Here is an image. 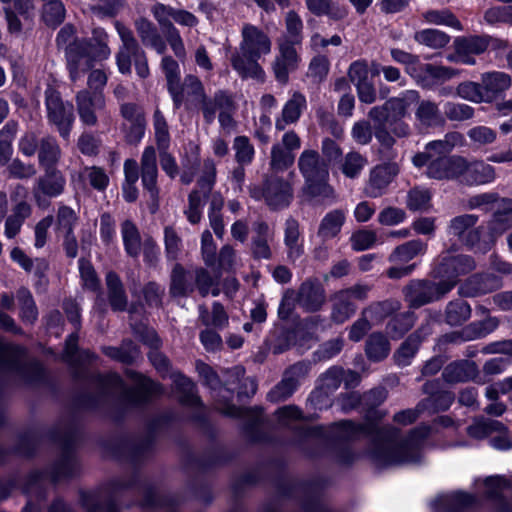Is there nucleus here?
I'll return each instance as SVG.
<instances>
[{
    "label": "nucleus",
    "mask_w": 512,
    "mask_h": 512,
    "mask_svg": "<svg viewBox=\"0 0 512 512\" xmlns=\"http://www.w3.org/2000/svg\"><path fill=\"white\" fill-rule=\"evenodd\" d=\"M400 306V302L393 299L373 302L363 309V314L368 317L372 324H380L387 317L397 312L400 309Z\"/></svg>",
    "instance_id": "864d4df0"
},
{
    "label": "nucleus",
    "mask_w": 512,
    "mask_h": 512,
    "mask_svg": "<svg viewBox=\"0 0 512 512\" xmlns=\"http://www.w3.org/2000/svg\"><path fill=\"white\" fill-rule=\"evenodd\" d=\"M194 285L202 297L210 293V289L219 286L221 272L213 268V275L205 268H197L194 272Z\"/></svg>",
    "instance_id": "338daca9"
},
{
    "label": "nucleus",
    "mask_w": 512,
    "mask_h": 512,
    "mask_svg": "<svg viewBox=\"0 0 512 512\" xmlns=\"http://www.w3.org/2000/svg\"><path fill=\"white\" fill-rule=\"evenodd\" d=\"M172 378L176 392L179 395V401L181 402V404L198 408L194 415V419L198 422H204V406L200 397L197 395L195 384L192 382L191 379H189L188 377L184 376L181 373L173 374Z\"/></svg>",
    "instance_id": "b1692460"
},
{
    "label": "nucleus",
    "mask_w": 512,
    "mask_h": 512,
    "mask_svg": "<svg viewBox=\"0 0 512 512\" xmlns=\"http://www.w3.org/2000/svg\"><path fill=\"white\" fill-rule=\"evenodd\" d=\"M479 217L475 214H462L452 218L448 224L447 232L449 235L456 237L461 243L465 241V237L477 224Z\"/></svg>",
    "instance_id": "052dcab7"
},
{
    "label": "nucleus",
    "mask_w": 512,
    "mask_h": 512,
    "mask_svg": "<svg viewBox=\"0 0 512 512\" xmlns=\"http://www.w3.org/2000/svg\"><path fill=\"white\" fill-rule=\"evenodd\" d=\"M125 250L131 257H137L141 250V237L135 224L125 220L121 225Z\"/></svg>",
    "instance_id": "0e129e2a"
},
{
    "label": "nucleus",
    "mask_w": 512,
    "mask_h": 512,
    "mask_svg": "<svg viewBox=\"0 0 512 512\" xmlns=\"http://www.w3.org/2000/svg\"><path fill=\"white\" fill-rule=\"evenodd\" d=\"M242 41L239 50L231 56L233 69L243 78L264 81V71L258 63L262 55L271 51V40L257 26L245 24L241 31Z\"/></svg>",
    "instance_id": "20e7f679"
},
{
    "label": "nucleus",
    "mask_w": 512,
    "mask_h": 512,
    "mask_svg": "<svg viewBox=\"0 0 512 512\" xmlns=\"http://www.w3.org/2000/svg\"><path fill=\"white\" fill-rule=\"evenodd\" d=\"M356 304L346 294L340 291L331 297V320L336 324H342L350 319L356 312Z\"/></svg>",
    "instance_id": "8fccbe9b"
},
{
    "label": "nucleus",
    "mask_w": 512,
    "mask_h": 512,
    "mask_svg": "<svg viewBox=\"0 0 512 512\" xmlns=\"http://www.w3.org/2000/svg\"><path fill=\"white\" fill-rule=\"evenodd\" d=\"M427 244L420 239L410 240L397 246L389 256L391 263H407L426 252Z\"/></svg>",
    "instance_id": "5fc2aeb1"
},
{
    "label": "nucleus",
    "mask_w": 512,
    "mask_h": 512,
    "mask_svg": "<svg viewBox=\"0 0 512 512\" xmlns=\"http://www.w3.org/2000/svg\"><path fill=\"white\" fill-rule=\"evenodd\" d=\"M31 215V206L25 202L20 201L12 210L5 222V235L12 239L20 231L24 221Z\"/></svg>",
    "instance_id": "4d7b16f0"
},
{
    "label": "nucleus",
    "mask_w": 512,
    "mask_h": 512,
    "mask_svg": "<svg viewBox=\"0 0 512 512\" xmlns=\"http://www.w3.org/2000/svg\"><path fill=\"white\" fill-rule=\"evenodd\" d=\"M476 502V497L471 494L455 492L450 495H439L431 505L435 512H462Z\"/></svg>",
    "instance_id": "4c0bfd02"
},
{
    "label": "nucleus",
    "mask_w": 512,
    "mask_h": 512,
    "mask_svg": "<svg viewBox=\"0 0 512 512\" xmlns=\"http://www.w3.org/2000/svg\"><path fill=\"white\" fill-rule=\"evenodd\" d=\"M65 55L70 78L73 82L87 72L93 66L95 60H99V57L94 56L92 43L87 39L74 40L72 44L67 46Z\"/></svg>",
    "instance_id": "ddd939ff"
},
{
    "label": "nucleus",
    "mask_w": 512,
    "mask_h": 512,
    "mask_svg": "<svg viewBox=\"0 0 512 512\" xmlns=\"http://www.w3.org/2000/svg\"><path fill=\"white\" fill-rule=\"evenodd\" d=\"M329 178L304 182L302 193L304 200L309 204H323L336 200V193L328 183Z\"/></svg>",
    "instance_id": "e433bc0d"
},
{
    "label": "nucleus",
    "mask_w": 512,
    "mask_h": 512,
    "mask_svg": "<svg viewBox=\"0 0 512 512\" xmlns=\"http://www.w3.org/2000/svg\"><path fill=\"white\" fill-rule=\"evenodd\" d=\"M172 97L175 109H179L184 103L201 106L205 102L206 93L201 80L192 74L179 79L173 85V89H167Z\"/></svg>",
    "instance_id": "4468645a"
},
{
    "label": "nucleus",
    "mask_w": 512,
    "mask_h": 512,
    "mask_svg": "<svg viewBox=\"0 0 512 512\" xmlns=\"http://www.w3.org/2000/svg\"><path fill=\"white\" fill-rule=\"evenodd\" d=\"M485 495L492 502L495 512H512V503L506 500L503 492L511 488L510 481L502 476H491L485 480Z\"/></svg>",
    "instance_id": "f704fd0d"
},
{
    "label": "nucleus",
    "mask_w": 512,
    "mask_h": 512,
    "mask_svg": "<svg viewBox=\"0 0 512 512\" xmlns=\"http://www.w3.org/2000/svg\"><path fill=\"white\" fill-rule=\"evenodd\" d=\"M115 29L122 45L116 54V63L122 74H130L132 61L139 77L149 76V67L145 51L134 36L133 31L120 21L115 22Z\"/></svg>",
    "instance_id": "6e6552de"
},
{
    "label": "nucleus",
    "mask_w": 512,
    "mask_h": 512,
    "mask_svg": "<svg viewBox=\"0 0 512 512\" xmlns=\"http://www.w3.org/2000/svg\"><path fill=\"white\" fill-rule=\"evenodd\" d=\"M462 244L475 253L486 254L494 247L496 242L487 230V227L475 225L472 230L469 231Z\"/></svg>",
    "instance_id": "49530a36"
},
{
    "label": "nucleus",
    "mask_w": 512,
    "mask_h": 512,
    "mask_svg": "<svg viewBox=\"0 0 512 512\" xmlns=\"http://www.w3.org/2000/svg\"><path fill=\"white\" fill-rule=\"evenodd\" d=\"M157 176L156 152L154 147L148 146L141 157V180L143 187L149 191L151 199L156 203L159 195Z\"/></svg>",
    "instance_id": "c756f323"
},
{
    "label": "nucleus",
    "mask_w": 512,
    "mask_h": 512,
    "mask_svg": "<svg viewBox=\"0 0 512 512\" xmlns=\"http://www.w3.org/2000/svg\"><path fill=\"white\" fill-rule=\"evenodd\" d=\"M120 115L126 121L123 124L126 142L132 145L139 143L146 128L143 108L136 103L124 102L120 105Z\"/></svg>",
    "instance_id": "f3484780"
},
{
    "label": "nucleus",
    "mask_w": 512,
    "mask_h": 512,
    "mask_svg": "<svg viewBox=\"0 0 512 512\" xmlns=\"http://www.w3.org/2000/svg\"><path fill=\"white\" fill-rule=\"evenodd\" d=\"M310 370V365L304 361L297 362L283 373L282 380L267 394L270 402L278 403L290 398L297 390L300 381L304 379Z\"/></svg>",
    "instance_id": "2eb2a0df"
},
{
    "label": "nucleus",
    "mask_w": 512,
    "mask_h": 512,
    "mask_svg": "<svg viewBox=\"0 0 512 512\" xmlns=\"http://www.w3.org/2000/svg\"><path fill=\"white\" fill-rule=\"evenodd\" d=\"M511 77L503 72H491L482 75L481 87L485 102H492L511 86Z\"/></svg>",
    "instance_id": "ea45409f"
},
{
    "label": "nucleus",
    "mask_w": 512,
    "mask_h": 512,
    "mask_svg": "<svg viewBox=\"0 0 512 512\" xmlns=\"http://www.w3.org/2000/svg\"><path fill=\"white\" fill-rule=\"evenodd\" d=\"M414 40L432 49H441L450 42V36L436 29H424L414 34Z\"/></svg>",
    "instance_id": "774afa93"
},
{
    "label": "nucleus",
    "mask_w": 512,
    "mask_h": 512,
    "mask_svg": "<svg viewBox=\"0 0 512 512\" xmlns=\"http://www.w3.org/2000/svg\"><path fill=\"white\" fill-rule=\"evenodd\" d=\"M407 94L405 98H392L382 106H375L368 112L371 120L385 121L392 118H404L408 107Z\"/></svg>",
    "instance_id": "79ce46f5"
},
{
    "label": "nucleus",
    "mask_w": 512,
    "mask_h": 512,
    "mask_svg": "<svg viewBox=\"0 0 512 512\" xmlns=\"http://www.w3.org/2000/svg\"><path fill=\"white\" fill-rule=\"evenodd\" d=\"M308 10L316 15H327L333 20H341L346 17L347 10L335 5L332 0H305Z\"/></svg>",
    "instance_id": "bf43d9fd"
},
{
    "label": "nucleus",
    "mask_w": 512,
    "mask_h": 512,
    "mask_svg": "<svg viewBox=\"0 0 512 512\" xmlns=\"http://www.w3.org/2000/svg\"><path fill=\"white\" fill-rule=\"evenodd\" d=\"M43 170L44 174L37 179L34 187L35 198L39 200L40 194L51 198L62 194L66 183L62 172L57 167Z\"/></svg>",
    "instance_id": "7c9ffc66"
},
{
    "label": "nucleus",
    "mask_w": 512,
    "mask_h": 512,
    "mask_svg": "<svg viewBox=\"0 0 512 512\" xmlns=\"http://www.w3.org/2000/svg\"><path fill=\"white\" fill-rule=\"evenodd\" d=\"M502 286L501 278L488 273H476L469 276L459 287L463 297H478L496 291Z\"/></svg>",
    "instance_id": "412c9836"
},
{
    "label": "nucleus",
    "mask_w": 512,
    "mask_h": 512,
    "mask_svg": "<svg viewBox=\"0 0 512 512\" xmlns=\"http://www.w3.org/2000/svg\"><path fill=\"white\" fill-rule=\"evenodd\" d=\"M305 108V96L299 92H294L292 97L285 103L281 117L276 120L275 128L283 131L286 125L297 122Z\"/></svg>",
    "instance_id": "37998d69"
},
{
    "label": "nucleus",
    "mask_w": 512,
    "mask_h": 512,
    "mask_svg": "<svg viewBox=\"0 0 512 512\" xmlns=\"http://www.w3.org/2000/svg\"><path fill=\"white\" fill-rule=\"evenodd\" d=\"M206 171L197 181V188L188 196V208L184 211L188 221L195 225L201 220L202 198H207L215 182V168L212 164L205 163Z\"/></svg>",
    "instance_id": "dca6fc26"
},
{
    "label": "nucleus",
    "mask_w": 512,
    "mask_h": 512,
    "mask_svg": "<svg viewBox=\"0 0 512 512\" xmlns=\"http://www.w3.org/2000/svg\"><path fill=\"white\" fill-rule=\"evenodd\" d=\"M106 285L108 290V301L113 311L127 310L128 299L118 274L109 271L106 275Z\"/></svg>",
    "instance_id": "c03bdc74"
},
{
    "label": "nucleus",
    "mask_w": 512,
    "mask_h": 512,
    "mask_svg": "<svg viewBox=\"0 0 512 512\" xmlns=\"http://www.w3.org/2000/svg\"><path fill=\"white\" fill-rule=\"evenodd\" d=\"M470 305L462 300L450 301L445 309L444 320L450 326H460L471 317Z\"/></svg>",
    "instance_id": "13d9d810"
},
{
    "label": "nucleus",
    "mask_w": 512,
    "mask_h": 512,
    "mask_svg": "<svg viewBox=\"0 0 512 512\" xmlns=\"http://www.w3.org/2000/svg\"><path fill=\"white\" fill-rule=\"evenodd\" d=\"M492 40L489 35H470L457 37L454 40V49L462 57V64L474 65V55L484 53Z\"/></svg>",
    "instance_id": "5701e85b"
},
{
    "label": "nucleus",
    "mask_w": 512,
    "mask_h": 512,
    "mask_svg": "<svg viewBox=\"0 0 512 512\" xmlns=\"http://www.w3.org/2000/svg\"><path fill=\"white\" fill-rule=\"evenodd\" d=\"M18 131V123L9 120L0 130V166H5L11 160L13 153L12 141Z\"/></svg>",
    "instance_id": "680f3d73"
},
{
    "label": "nucleus",
    "mask_w": 512,
    "mask_h": 512,
    "mask_svg": "<svg viewBox=\"0 0 512 512\" xmlns=\"http://www.w3.org/2000/svg\"><path fill=\"white\" fill-rule=\"evenodd\" d=\"M391 346L382 332L371 333L365 341V354L370 361L380 362L390 353Z\"/></svg>",
    "instance_id": "3c124183"
},
{
    "label": "nucleus",
    "mask_w": 512,
    "mask_h": 512,
    "mask_svg": "<svg viewBox=\"0 0 512 512\" xmlns=\"http://www.w3.org/2000/svg\"><path fill=\"white\" fill-rule=\"evenodd\" d=\"M151 12L175 56L184 58L186 56L185 46L178 28L171 19L183 27L193 28L198 25V18L187 10L177 9L162 3L153 5Z\"/></svg>",
    "instance_id": "423d86ee"
},
{
    "label": "nucleus",
    "mask_w": 512,
    "mask_h": 512,
    "mask_svg": "<svg viewBox=\"0 0 512 512\" xmlns=\"http://www.w3.org/2000/svg\"><path fill=\"white\" fill-rule=\"evenodd\" d=\"M254 235L251 238L250 253L254 260H270L273 256L269 241L272 240L269 226L265 221L253 223Z\"/></svg>",
    "instance_id": "2f4dec72"
},
{
    "label": "nucleus",
    "mask_w": 512,
    "mask_h": 512,
    "mask_svg": "<svg viewBox=\"0 0 512 512\" xmlns=\"http://www.w3.org/2000/svg\"><path fill=\"white\" fill-rule=\"evenodd\" d=\"M101 351L107 357L126 365L133 364L140 355V349L131 339L122 340L119 347L102 346Z\"/></svg>",
    "instance_id": "a18cd8bd"
},
{
    "label": "nucleus",
    "mask_w": 512,
    "mask_h": 512,
    "mask_svg": "<svg viewBox=\"0 0 512 512\" xmlns=\"http://www.w3.org/2000/svg\"><path fill=\"white\" fill-rule=\"evenodd\" d=\"M125 374L135 382V387L124 388L121 377L115 373L91 375L89 383L95 388V392L78 394L74 400L75 406L84 410H108L114 404L123 409L136 408L147 404L153 396L162 393L160 384L136 371L126 369Z\"/></svg>",
    "instance_id": "f03ea898"
},
{
    "label": "nucleus",
    "mask_w": 512,
    "mask_h": 512,
    "mask_svg": "<svg viewBox=\"0 0 512 512\" xmlns=\"http://www.w3.org/2000/svg\"><path fill=\"white\" fill-rule=\"evenodd\" d=\"M407 99L411 102L417 101V108L415 110V118L420 126L429 128L435 127L444 122L438 104L429 99L420 100L417 91H408Z\"/></svg>",
    "instance_id": "bb28decb"
},
{
    "label": "nucleus",
    "mask_w": 512,
    "mask_h": 512,
    "mask_svg": "<svg viewBox=\"0 0 512 512\" xmlns=\"http://www.w3.org/2000/svg\"><path fill=\"white\" fill-rule=\"evenodd\" d=\"M432 333L429 323L421 325L411 333L393 354V360L397 366L405 367L411 363L422 341Z\"/></svg>",
    "instance_id": "4be33fe9"
},
{
    "label": "nucleus",
    "mask_w": 512,
    "mask_h": 512,
    "mask_svg": "<svg viewBox=\"0 0 512 512\" xmlns=\"http://www.w3.org/2000/svg\"><path fill=\"white\" fill-rule=\"evenodd\" d=\"M427 82H422L423 88H430L439 82H445L458 75V71L452 67L426 63L422 66Z\"/></svg>",
    "instance_id": "e2e57ef3"
},
{
    "label": "nucleus",
    "mask_w": 512,
    "mask_h": 512,
    "mask_svg": "<svg viewBox=\"0 0 512 512\" xmlns=\"http://www.w3.org/2000/svg\"><path fill=\"white\" fill-rule=\"evenodd\" d=\"M298 167L305 182L329 178L328 166L315 150H304L298 159Z\"/></svg>",
    "instance_id": "c85d7f7f"
},
{
    "label": "nucleus",
    "mask_w": 512,
    "mask_h": 512,
    "mask_svg": "<svg viewBox=\"0 0 512 512\" xmlns=\"http://www.w3.org/2000/svg\"><path fill=\"white\" fill-rule=\"evenodd\" d=\"M298 60L295 47L290 43L280 44L279 55L273 63V72L279 83L286 84L288 82L289 73L297 68Z\"/></svg>",
    "instance_id": "72a5a7b5"
},
{
    "label": "nucleus",
    "mask_w": 512,
    "mask_h": 512,
    "mask_svg": "<svg viewBox=\"0 0 512 512\" xmlns=\"http://www.w3.org/2000/svg\"><path fill=\"white\" fill-rule=\"evenodd\" d=\"M76 108L81 122L86 126H96L97 112L105 108V97L100 91L83 89L75 96Z\"/></svg>",
    "instance_id": "a211bd4d"
},
{
    "label": "nucleus",
    "mask_w": 512,
    "mask_h": 512,
    "mask_svg": "<svg viewBox=\"0 0 512 512\" xmlns=\"http://www.w3.org/2000/svg\"><path fill=\"white\" fill-rule=\"evenodd\" d=\"M507 204L504 210L496 211L487 223V230L496 242L512 226V200L503 199Z\"/></svg>",
    "instance_id": "603ef678"
},
{
    "label": "nucleus",
    "mask_w": 512,
    "mask_h": 512,
    "mask_svg": "<svg viewBox=\"0 0 512 512\" xmlns=\"http://www.w3.org/2000/svg\"><path fill=\"white\" fill-rule=\"evenodd\" d=\"M167 421L168 418L164 415L155 417L149 421L144 433L125 439L122 443L124 457L133 464L147 459L154 450L155 431Z\"/></svg>",
    "instance_id": "9d476101"
},
{
    "label": "nucleus",
    "mask_w": 512,
    "mask_h": 512,
    "mask_svg": "<svg viewBox=\"0 0 512 512\" xmlns=\"http://www.w3.org/2000/svg\"><path fill=\"white\" fill-rule=\"evenodd\" d=\"M237 104L234 95L226 90H218L212 98L206 96L202 105V114L205 122L211 124L216 117V111L227 112L236 111Z\"/></svg>",
    "instance_id": "473e14b6"
},
{
    "label": "nucleus",
    "mask_w": 512,
    "mask_h": 512,
    "mask_svg": "<svg viewBox=\"0 0 512 512\" xmlns=\"http://www.w3.org/2000/svg\"><path fill=\"white\" fill-rule=\"evenodd\" d=\"M51 439L59 444L60 456L45 470L32 471L25 482V493L43 497L44 482L57 483L78 475L80 465L74 448L79 438V428L71 419H61L50 431Z\"/></svg>",
    "instance_id": "7ed1b4c3"
},
{
    "label": "nucleus",
    "mask_w": 512,
    "mask_h": 512,
    "mask_svg": "<svg viewBox=\"0 0 512 512\" xmlns=\"http://www.w3.org/2000/svg\"><path fill=\"white\" fill-rule=\"evenodd\" d=\"M479 375L477 364L471 360H458L449 363L442 372V379L449 384L475 381Z\"/></svg>",
    "instance_id": "c9c22d12"
},
{
    "label": "nucleus",
    "mask_w": 512,
    "mask_h": 512,
    "mask_svg": "<svg viewBox=\"0 0 512 512\" xmlns=\"http://www.w3.org/2000/svg\"><path fill=\"white\" fill-rule=\"evenodd\" d=\"M61 158V149L57 140L47 135L40 139L38 148V162L43 169L56 168Z\"/></svg>",
    "instance_id": "09e8293b"
},
{
    "label": "nucleus",
    "mask_w": 512,
    "mask_h": 512,
    "mask_svg": "<svg viewBox=\"0 0 512 512\" xmlns=\"http://www.w3.org/2000/svg\"><path fill=\"white\" fill-rule=\"evenodd\" d=\"M475 268V260L470 255L443 253L435 264L431 275L435 279H441L439 283H450L453 289L458 283L459 276L468 274Z\"/></svg>",
    "instance_id": "f8f14e48"
},
{
    "label": "nucleus",
    "mask_w": 512,
    "mask_h": 512,
    "mask_svg": "<svg viewBox=\"0 0 512 512\" xmlns=\"http://www.w3.org/2000/svg\"><path fill=\"white\" fill-rule=\"evenodd\" d=\"M431 427L418 426L403 438L400 429L393 426L378 427L373 423L355 424L340 421L329 427L328 438L334 444H345L360 438H369L368 455L380 467H389L421 461V447Z\"/></svg>",
    "instance_id": "f257e3e1"
},
{
    "label": "nucleus",
    "mask_w": 512,
    "mask_h": 512,
    "mask_svg": "<svg viewBox=\"0 0 512 512\" xmlns=\"http://www.w3.org/2000/svg\"><path fill=\"white\" fill-rule=\"evenodd\" d=\"M345 213L341 209H335L328 212L321 220L317 236L322 241H327L338 236L345 223Z\"/></svg>",
    "instance_id": "de8ad7c7"
},
{
    "label": "nucleus",
    "mask_w": 512,
    "mask_h": 512,
    "mask_svg": "<svg viewBox=\"0 0 512 512\" xmlns=\"http://www.w3.org/2000/svg\"><path fill=\"white\" fill-rule=\"evenodd\" d=\"M231 382L227 381L224 385L220 384L214 392L213 397L217 402V409L224 415L234 418H245L246 422L243 427L246 438L253 443H266L271 441L268 433V425L266 424L262 409L260 408H243L234 405L232 401L233 388Z\"/></svg>",
    "instance_id": "39448f33"
},
{
    "label": "nucleus",
    "mask_w": 512,
    "mask_h": 512,
    "mask_svg": "<svg viewBox=\"0 0 512 512\" xmlns=\"http://www.w3.org/2000/svg\"><path fill=\"white\" fill-rule=\"evenodd\" d=\"M495 169L484 161L468 162L463 158L459 181L465 185H483L495 179Z\"/></svg>",
    "instance_id": "cd10ccee"
},
{
    "label": "nucleus",
    "mask_w": 512,
    "mask_h": 512,
    "mask_svg": "<svg viewBox=\"0 0 512 512\" xmlns=\"http://www.w3.org/2000/svg\"><path fill=\"white\" fill-rule=\"evenodd\" d=\"M463 157L440 156L429 162L426 175L437 180L458 179L461 175Z\"/></svg>",
    "instance_id": "a878e982"
},
{
    "label": "nucleus",
    "mask_w": 512,
    "mask_h": 512,
    "mask_svg": "<svg viewBox=\"0 0 512 512\" xmlns=\"http://www.w3.org/2000/svg\"><path fill=\"white\" fill-rule=\"evenodd\" d=\"M0 373L13 376L27 384L38 383L44 377L41 364L36 360H29L24 348L1 341Z\"/></svg>",
    "instance_id": "0eeeda50"
},
{
    "label": "nucleus",
    "mask_w": 512,
    "mask_h": 512,
    "mask_svg": "<svg viewBox=\"0 0 512 512\" xmlns=\"http://www.w3.org/2000/svg\"><path fill=\"white\" fill-rule=\"evenodd\" d=\"M455 400V395L451 391H444L432 397H425L420 400L423 404L425 413L434 415L438 412L447 411Z\"/></svg>",
    "instance_id": "69168bd1"
},
{
    "label": "nucleus",
    "mask_w": 512,
    "mask_h": 512,
    "mask_svg": "<svg viewBox=\"0 0 512 512\" xmlns=\"http://www.w3.org/2000/svg\"><path fill=\"white\" fill-rule=\"evenodd\" d=\"M194 290V275L180 263H176L170 274V295L173 297H187Z\"/></svg>",
    "instance_id": "a19ab883"
},
{
    "label": "nucleus",
    "mask_w": 512,
    "mask_h": 512,
    "mask_svg": "<svg viewBox=\"0 0 512 512\" xmlns=\"http://www.w3.org/2000/svg\"><path fill=\"white\" fill-rule=\"evenodd\" d=\"M297 303L307 312H316L321 309L325 303V290L316 278L305 280L299 287Z\"/></svg>",
    "instance_id": "393cba45"
},
{
    "label": "nucleus",
    "mask_w": 512,
    "mask_h": 512,
    "mask_svg": "<svg viewBox=\"0 0 512 512\" xmlns=\"http://www.w3.org/2000/svg\"><path fill=\"white\" fill-rule=\"evenodd\" d=\"M399 173V167L395 162H388L375 166L369 175L365 186V193L371 198L382 196L394 177Z\"/></svg>",
    "instance_id": "aec40b11"
},
{
    "label": "nucleus",
    "mask_w": 512,
    "mask_h": 512,
    "mask_svg": "<svg viewBox=\"0 0 512 512\" xmlns=\"http://www.w3.org/2000/svg\"><path fill=\"white\" fill-rule=\"evenodd\" d=\"M416 315L413 311H406L393 316L386 325V333L392 339H400L415 324Z\"/></svg>",
    "instance_id": "6e6d98bb"
},
{
    "label": "nucleus",
    "mask_w": 512,
    "mask_h": 512,
    "mask_svg": "<svg viewBox=\"0 0 512 512\" xmlns=\"http://www.w3.org/2000/svg\"><path fill=\"white\" fill-rule=\"evenodd\" d=\"M45 105L49 123L56 127L64 140H68L75 121L73 104L63 101L60 92L48 86L45 90Z\"/></svg>",
    "instance_id": "9b49d317"
},
{
    "label": "nucleus",
    "mask_w": 512,
    "mask_h": 512,
    "mask_svg": "<svg viewBox=\"0 0 512 512\" xmlns=\"http://www.w3.org/2000/svg\"><path fill=\"white\" fill-rule=\"evenodd\" d=\"M293 199V189L289 182L277 175L265 179V202L272 210H280L290 205Z\"/></svg>",
    "instance_id": "6ab92c4d"
},
{
    "label": "nucleus",
    "mask_w": 512,
    "mask_h": 512,
    "mask_svg": "<svg viewBox=\"0 0 512 512\" xmlns=\"http://www.w3.org/2000/svg\"><path fill=\"white\" fill-rule=\"evenodd\" d=\"M134 26L143 45L152 47L158 54L165 53L166 41L151 21L140 17L134 21Z\"/></svg>",
    "instance_id": "58836bf2"
},
{
    "label": "nucleus",
    "mask_w": 512,
    "mask_h": 512,
    "mask_svg": "<svg viewBox=\"0 0 512 512\" xmlns=\"http://www.w3.org/2000/svg\"><path fill=\"white\" fill-rule=\"evenodd\" d=\"M452 290L450 283H439L428 279L411 280L402 289L405 302L411 309L439 301Z\"/></svg>",
    "instance_id": "1a4fd4ad"
}]
</instances>
